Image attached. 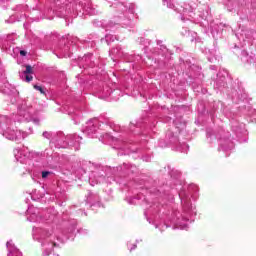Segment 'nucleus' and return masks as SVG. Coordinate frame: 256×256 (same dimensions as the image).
<instances>
[{
    "label": "nucleus",
    "mask_w": 256,
    "mask_h": 256,
    "mask_svg": "<svg viewBox=\"0 0 256 256\" xmlns=\"http://www.w3.org/2000/svg\"><path fill=\"white\" fill-rule=\"evenodd\" d=\"M25 67L24 75H33V67L31 65H26Z\"/></svg>",
    "instance_id": "1"
},
{
    "label": "nucleus",
    "mask_w": 256,
    "mask_h": 256,
    "mask_svg": "<svg viewBox=\"0 0 256 256\" xmlns=\"http://www.w3.org/2000/svg\"><path fill=\"white\" fill-rule=\"evenodd\" d=\"M34 89H36V91H39L42 95H45V90H43V87L34 85Z\"/></svg>",
    "instance_id": "2"
},
{
    "label": "nucleus",
    "mask_w": 256,
    "mask_h": 256,
    "mask_svg": "<svg viewBox=\"0 0 256 256\" xmlns=\"http://www.w3.org/2000/svg\"><path fill=\"white\" fill-rule=\"evenodd\" d=\"M49 175H51V172H49V171H43V172H42V179H46V177H49Z\"/></svg>",
    "instance_id": "3"
},
{
    "label": "nucleus",
    "mask_w": 256,
    "mask_h": 256,
    "mask_svg": "<svg viewBox=\"0 0 256 256\" xmlns=\"http://www.w3.org/2000/svg\"><path fill=\"white\" fill-rule=\"evenodd\" d=\"M26 81H27V83H30V81H33V76L26 75Z\"/></svg>",
    "instance_id": "4"
},
{
    "label": "nucleus",
    "mask_w": 256,
    "mask_h": 256,
    "mask_svg": "<svg viewBox=\"0 0 256 256\" xmlns=\"http://www.w3.org/2000/svg\"><path fill=\"white\" fill-rule=\"evenodd\" d=\"M20 55H21L22 57H25V55H27V51L21 50V51H20Z\"/></svg>",
    "instance_id": "5"
}]
</instances>
